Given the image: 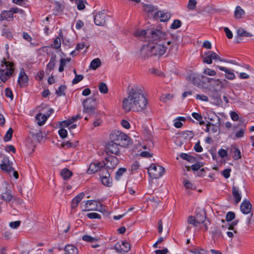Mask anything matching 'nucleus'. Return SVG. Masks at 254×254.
I'll return each mask as SVG.
<instances>
[{
    "instance_id": "6e6d98bb",
    "label": "nucleus",
    "mask_w": 254,
    "mask_h": 254,
    "mask_svg": "<svg viewBox=\"0 0 254 254\" xmlns=\"http://www.w3.org/2000/svg\"><path fill=\"white\" fill-rule=\"evenodd\" d=\"M87 216L90 219H101V216L95 212H91L87 214Z\"/></svg>"
},
{
    "instance_id": "412c9836",
    "label": "nucleus",
    "mask_w": 254,
    "mask_h": 254,
    "mask_svg": "<svg viewBox=\"0 0 254 254\" xmlns=\"http://www.w3.org/2000/svg\"><path fill=\"white\" fill-rule=\"evenodd\" d=\"M252 206L250 202L248 200H244L241 203L240 209L242 212L245 214H248L250 213Z\"/></svg>"
},
{
    "instance_id": "4be33fe9",
    "label": "nucleus",
    "mask_w": 254,
    "mask_h": 254,
    "mask_svg": "<svg viewBox=\"0 0 254 254\" xmlns=\"http://www.w3.org/2000/svg\"><path fill=\"white\" fill-rule=\"evenodd\" d=\"M28 80V77L25 72L23 71H21L19 73L18 83L20 87L26 86Z\"/></svg>"
},
{
    "instance_id": "20e7f679",
    "label": "nucleus",
    "mask_w": 254,
    "mask_h": 254,
    "mask_svg": "<svg viewBox=\"0 0 254 254\" xmlns=\"http://www.w3.org/2000/svg\"><path fill=\"white\" fill-rule=\"evenodd\" d=\"M110 139L119 146L123 147H127L131 143L129 136L120 131L112 132L110 135Z\"/></svg>"
},
{
    "instance_id": "1a4fd4ad",
    "label": "nucleus",
    "mask_w": 254,
    "mask_h": 254,
    "mask_svg": "<svg viewBox=\"0 0 254 254\" xmlns=\"http://www.w3.org/2000/svg\"><path fill=\"white\" fill-rule=\"evenodd\" d=\"M0 168L4 173L10 174L14 171L12 162L10 161L7 157H4L0 163Z\"/></svg>"
},
{
    "instance_id": "bf43d9fd",
    "label": "nucleus",
    "mask_w": 254,
    "mask_h": 254,
    "mask_svg": "<svg viewBox=\"0 0 254 254\" xmlns=\"http://www.w3.org/2000/svg\"><path fill=\"white\" fill-rule=\"evenodd\" d=\"M184 185L186 187V189H193V185L188 180L185 179L184 180Z\"/></svg>"
},
{
    "instance_id": "72a5a7b5",
    "label": "nucleus",
    "mask_w": 254,
    "mask_h": 254,
    "mask_svg": "<svg viewBox=\"0 0 254 254\" xmlns=\"http://www.w3.org/2000/svg\"><path fill=\"white\" fill-rule=\"evenodd\" d=\"M101 64V61L99 59L96 58L92 61L90 64V68L96 69Z\"/></svg>"
},
{
    "instance_id": "4468645a",
    "label": "nucleus",
    "mask_w": 254,
    "mask_h": 254,
    "mask_svg": "<svg viewBox=\"0 0 254 254\" xmlns=\"http://www.w3.org/2000/svg\"><path fill=\"white\" fill-rule=\"evenodd\" d=\"M152 49L150 42L146 45H143L139 52L140 57L141 59H145L153 56Z\"/></svg>"
},
{
    "instance_id": "c85d7f7f",
    "label": "nucleus",
    "mask_w": 254,
    "mask_h": 254,
    "mask_svg": "<svg viewBox=\"0 0 254 254\" xmlns=\"http://www.w3.org/2000/svg\"><path fill=\"white\" fill-rule=\"evenodd\" d=\"M144 10L148 13H151L155 10H157L158 8L152 4H144L143 5Z\"/></svg>"
},
{
    "instance_id": "6e6552de",
    "label": "nucleus",
    "mask_w": 254,
    "mask_h": 254,
    "mask_svg": "<svg viewBox=\"0 0 254 254\" xmlns=\"http://www.w3.org/2000/svg\"><path fill=\"white\" fill-rule=\"evenodd\" d=\"M95 99L87 98L83 102V112L88 114H92L95 110Z\"/></svg>"
},
{
    "instance_id": "338daca9",
    "label": "nucleus",
    "mask_w": 254,
    "mask_h": 254,
    "mask_svg": "<svg viewBox=\"0 0 254 254\" xmlns=\"http://www.w3.org/2000/svg\"><path fill=\"white\" fill-rule=\"evenodd\" d=\"M202 166V164L200 162H198L196 164L192 165L191 167L192 170L193 171H197Z\"/></svg>"
},
{
    "instance_id": "ddd939ff",
    "label": "nucleus",
    "mask_w": 254,
    "mask_h": 254,
    "mask_svg": "<svg viewBox=\"0 0 254 254\" xmlns=\"http://www.w3.org/2000/svg\"><path fill=\"white\" fill-rule=\"evenodd\" d=\"M119 145L113 140H111L106 145V149L107 153L118 155L120 153Z\"/></svg>"
},
{
    "instance_id": "09e8293b",
    "label": "nucleus",
    "mask_w": 254,
    "mask_h": 254,
    "mask_svg": "<svg viewBox=\"0 0 254 254\" xmlns=\"http://www.w3.org/2000/svg\"><path fill=\"white\" fill-rule=\"evenodd\" d=\"M181 21L180 20H175L171 26L172 29H176L181 26Z\"/></svg>"
},
{
    "instance_id": "c756f323",
    "label": "nucleus",
    "mask_w": 254,
    "mask_h": 254,
    "mask_svg": "<svg viewBox=\"0 0 254 254\" xmlns=\"http://www.w3.org/2000/svg\"><path fill=\"white\" fill-rule=\"evenodd\" d=\"M245 14L244 10L239 6H237L235 11V17L237 19L241 18Z\"/></svg>"
},
{
    "instance_id": "a878e982",
    "label": "nucleus",
    "mask_w": 254,
    "mask_h": 254,
    "mask_svg": "<svg viewBox=\"0 0 254 254\" xmlns=\"http://www.w3.org/2000/svg\"><path fill=\"white\" fill-rule=\"evenodd\" d=\"M212 235L213 239L215 242L219 241L223 238L221 231L217 228H215L212 231Z\"/></svg>"
},
{
    "instance_id": "0e129e2a",
    "label": "nucleus",
    "mask_w": 254,
    "mask_h": 254,
    "mask_svg": "<svg viewBox=\"0 0 254 254\" xmlns=\"http://www.w3.org/2000/svg\"><path fill=\"white\" fill-rule=\"evenodd\" d=\"M1 62L5 64V68H12L13 65V64L11 62L6 61L4 58Z\"/></svg>"
},
{
    "instance_id": "864d4df0",
    "label": "nucleus",
    "mask_w": 254,
    "mask_h": 254,
    "mask_svg": "<svg viewBox=\"0 0 254 254\" xmlns=\"http://www.w3.org/2000/svg\"><path fill=\"white\" fill-rule=\"evenodd\" d=\"M188 223L193 225L194 226H197L198 224L196 222V220L195 217L190 216L188 219Z\"/></svg>"
},
{
    "instance_id": "5fc2aeb1",
    "label": "nucleus",
    "mask_w": 254,
    "mask_h": 254,
    "mask_svg": "<svg viewBox=\"0 0 254 254\" xmlns=\"http://www.w3.org/2000/svg\"><path fill=\"white\" fill-rule=\"evenodd\" d=\"M245 130L244 129H240L238 131H237L235 135V137H234V139H236L238 138H241L244 136V133H245Z\"/></svg>"
},
{
    "instance_id": "79ce46f5",
    "label": "nucleus",
    "mask_w": 254,
    "mask_h": 254,
    "mask_svg": "<svg viewBox=\"0 0 254 254\" xmlns=\"http://www.w3.org/2000/svg\"><path fill=\"white\" fill-rule=\"evenodd\" d=\"M127 171V169L125 168H120L116 174V179L119 180L121 176Z\"/></svg>"
},
{
    "instance_id": "774afa93",
    "label": "nucleus",
    "mask_w": 254,
    "mask_h": 254,
    "mask_svg": "<svg viewBox=\"0 0 254 254\" xmlns=\"http://www.w3.org/2000/svg\"><path fill=\"white\" fill-rule=\"evenodd\" d=\"M168 252L167 248H164L162 250H158L155 251L156 254H166Z\"/></svg>"
},
{
    "instance_id": "473e14b6",
    "label": "nucleus",
    "mask_w": 254,
    "mask_h": 254,
    "mask_svg": "<svg viewBox=\"0 0 254 254\" xmlns=\"http://www.w3.org/2000/svg\"><path fill=\"white\" fill-rule=\"evenodd\" d=\"M61 175L65 180H68L72 175V173L69 170L64 168L61 171Z\"/></svg>"
},
{
    "instance_id": "58836bf2",
    "label": "nucleus",
    "mask_w": 254,
    "mask_h": 254,
    "mask_svg": "<svg viewBox=\"0 0 254 254\" xmlns=\"http://www.w3.org/2000/svg\"><path fill=\"white\" fill-rule=\"evenodd\" d=\"M73 1L75 2L77 4L78 9L83 10L85 8L84 3L86 2V0H75Z\"/></svg>"
},
{
    "instance_id": "5701e85b",
    "label": "nucleus",
    "mask_w": 254,
    "mask_h": 254,
    "mask_svg": "<svg viewBox=\"0 0 254 254\" xmlns=\"http://www.w3.org/2000/svg\"><path fill=\"white\" fill-rule=\"evenodd\" d=\"M84 196V193H80L77 195L72 200L71 203V208H75L78 205L79 203L82 200Z\"/></svg>"
},
{
    "instance_id": "dca6fc26",
    "label": "nucleus",
    "mask_w": 254,
    "mask_h": 254,
    "mask_svg": "<svg viewBox=\"0 0 254 254\" xmlns=\"http://www.w3.org/2000/svg\"><path fill=\"white\" fill-rule=\"evenodd\" d=\"M119 159L115 156H109L106 159V162L103 164L109 169H114L118 164Z\"/></svg>"
},
{
    "instance_id": "c03bdc74",
    "label": "nucleus",
    "mask_w": 254,
    "mask_h": 254,
    "mask_svg": "<svg viewBox=\"0 0 254 254\" xmlns=\"http://www.w3.org/2000/svg\"><path fill=\"white\" fill-rule=\"evenodd\" d=\"M173 98V95L169 94L163 95L160 97V100L162 102L166 103L169 100H171Z\"/></svg>"
},
{
    "instance_id": "8fccbe9b",
    "label": "nucleus",
    "mask_w": 254,
    "mask_h": 254,
    "mask_svg": "<svg viewBox=\"0 0 254 254\" xmlns=\"http://www.w3.org/2000/svg\"><path fill=\"white\" fill-rule=\"evenodd\" d=\"M83 78L84 76L82 74H76L75 78L72 80V84H75L78 83L81 81Z\"/></svg>"
},
{
    "instance_id": "13d9d810",
    "label": "nucleus",
    "mask_w": 254,
    "mask_h": 254,
    "mask_svg": "<svg viewBox=\"0 0 254 254\" xmlns=\"http://www.w3.org/2000/svg\"><path fill=\"white\" fill-rule=\"evenodd\" d=\"M54 44L55 46V48L56 49H59L61 47V39L59 37H57L54 41Z\"/></svg>"
},
{
    "instance_id": "37998d69",
    "label": "nucleus",
    "mask_w": 254,
    "mask_h": 254,
    "mask_svg": "<svg viewBox=\"0 0 254 254\" xmlns=\"http://www.w3.org/2000/svg\"><path fill=\"white\" fill-rule=\"evenodd\" d=\"M99 89L100 91L103 94H106L108 92V89L107 85L103 82H101L99 86Z\"/></svg>"
},
{
    "instance_id": "f03ea898",
    "label": "nucleus",
    "mask_w": 254,
    "mask_h": 254,
    "mask_svg": "<svg viewBox=\"0 0 254 254\" xmlns=\"http://www.w3.org/2000/svg\"><path fill=\"white\" fill-rule=\"evenodd\" d=\"M134 36L142 41H151L159 38H163L165 33L159 30L147 29L146 30H137L134 33Z\"/></svg>"
},
{
    "instance_id": "f257e3e1",
    "label": "nucleus",
    "mask_w": 254,
    "mask_h": 254,
    "mask_svg": "<svg viewBox=\"0 0 254 254\" xmlns=\"http://www.w3.org/2000/svg\"><path fill=\"white\" fill-rule=\"evenodd\" d=\"M148 101L143 90L138 87H134L130 90L127 97L123 99L122 107L126 112L131 110L141 112L146 109Z\"/></svg>"
},
{
    "instance_id": "bb28decb",
    "label": "nucleus",
    "mask_w": 254,
    "mask_h": 254,
    "mask_svg": "<svg viewBox=\"0 0 254 254\" xmlns=\"http://www.w3.org/2000/svg\"><path fill=\"white\" fill-rule=\"evenodd\" d=\"M48 118L47 116L39 113L36 116V120L37 121L38 125L41 126L45 124Z\"/></svg>"
},
{
    "instance_id": "e433bc0d",
    "label": "nucleus",
    "mask_w": 254,
    "mask_h": 254,
    "mask_svg": "<svg viewBox=\"0 0 254 254\" xmlns=\"http://www.w3.org/2000/svg\"><path fill=\"white\" fill-rule=\"evenodd\" d=\"M77 143H78V141L71 142L69 141H67L63 142V143L62 144V145L63 146V147H65L66 148H69L70 147L74 148L76 146Z\"/></svg>"
},
{
    "instance_id": "a211bd4d",
    "label": "nucleus",
    "mask_w": 254,
    "mask_h": 254,
    "mask_svg": "<svg viewBox=\"0 0 254 254\" xmlns=\"http://www.w3.org/2000/svg\"><path fill=\"white\" fill-rule=\"evenodd\" d=\"M13 68L0 69V79L1 81L5 82L12 74Z\"/></svg>"
},
{
    "instance_id": "9d476101",
    "label": "nucleus",
    "mask_w": 254,
    "mask_h": 254,
    "mask_svg": "<svg viewBox=\"0 0 254 254\" xmlns=\"http://www.w3.org/2000/svg\"><path fill=\"white\" fill-rule=\"evenodd\" d=\"M206 82L209 84L210 88H212L215 91L221 89L224 87V83L222 80L214 79L207 77Z\"/></svg>"
},
{
    "instance_id": "ea45409f",
    "label": "nucleus",
    "mask_w": 254,
    "mask_h": 254,
    "mask_svg": "<svg viewBox=\"0 0 254 254\" xmlns=\"http://www.w3.org/2000/svg\"><path fill=\"white\" fill-rule=\"evenodd\" d=\"M100 178L108 177L110 175L107 169L103 166L100 170Z\"/></svg>"
},
{
    "instance_id": "f3484780",
    "label": "nucleus",
    "mask_w": 254,
    "mask_h": 254,
    "mask_svg": "<svg viewBox=\"0 0 254 254\" xmlns=\"http://www.w3.org/2000/svg\"><path fill=\"white\" fill-rule=\"evenodd\" d=\"M102 167H103V163L94 161L90 164L87 172L89 174H94L97 171H100Z\"/></svg>"
},
{
    "instance_id": "e2e57ef3",
    "label": "nucleus",
    "mask_w": 254,
    "mask_h": 254,
    "mask_svg": "<svg viewBox=\"0 0 254 254\" xmlns=\"http://www.w3.org/2000/svg\"><path fill=\"white\" fill-rule=\"evenodd\" d=\"M59 134L62 138H64L66 137L67 131L64 128H61L59 130Z\"/></svg>"
},
{
    "instance_id": "f8f14e48",
    "label": "nucleus",
    "mask_w": 254,
    "mask_h": 254,
    "mask_svg": "<svg viewBox=\"0 0 254 254\" xmlns=\"http://www.w3.org/2000/svg\"><path fill=\"white\" fill-rule=\"evenodd\" d=\"M107 14L105 10L98 12L94 16V22L98 26H104L106 24Z\"/></svg>"
},
{
    "instance_id": "393cba45",
    "label": "nucleus",
    "mask_w": 254,
    "mask_h": 254,
    "mask_svg": "<svg viewBox=\"0 0 254 254\" xmlns=\"http://www.w3.org/2000/svg\"><path fill=\"white\" fill-rule=\"evenodd\" d=\"M98 206V202L95 200H87L85 203V208L88 210L96 209Z\"/></svg>"
},
{
    "instance_id": "69168bd1",
    "label": "nucleus",
    "mask_w": 254,
    "mask_h": 254,
    "mask_svg": "<svg viewBox=\"0 0 254 254\" xmlns=\"http://www.w3.org/2000/svg\"><path fill=\"white\" fill-rule=\"evenodd\" d=\"M231 171V169H225L222 172V174L226 179H227V178H229L230 176Z\"/></svg>"
},
{
    "instance_id": "b1692460",
    "label": "nucleus",
    "mask_w": 254,
    "mask_h": 254,
    "mask_svg": "<svg viewBox=\"0 0 254 254\" xmlns=\"http://www.w3.org/2000/svg\"><path fill=\"white\" fill-rule=\"evenodd\" d=\"M232 192L236 204H238L241 199V194L239 190L236 187L233 186L232 189Z\"/></svg>"
},
{
    "instance_id": "39448f33",
    "label": "nucleus",
    "mask_w": 254,
    "mask_h": 254,
    "mask_svg": "<svg viewBox=\"0 0 254 254\" xmlns=\"http://www.w3.org/2000/svg\"><path fill=\"white\" fill-rule=\"evenodd\" d=\"M201 58L203 63L208 64L212 63L213 60L214 61H219L221 62H227L226 60L221 58L215 52L212 51L204 52V54L201 55Z\"/></svg>"
},
{
    "instance_id": "680f3d73",
    "label": "nucleus",
    "mask_w": 254,
    "mask_h": 254,
    "mask_svg": "<svg viewBox=\"0 0 254 254\" xmlns=\"http://www.w3.org/2000/svg\"><path fill=\"white\" fill-rule=\"evenodd\" d=\"M5 94L7 97L10 98L11 100H13V96L12 92L9 88H7L5 89Z\"/></svg>"
},
{
    "instance_id": "603ef678",
    "label": "nucleus",
    "mask_w": 254,
    "mask_h": 254,
    "mask_svg": "<svg viewBox=\"0 0 254 254\" xmlns=\"http://www.w3.org/2000/svg\"><path fill=\"white\" fill-rule=\"evenodd\" d=\"M196 1L195 0H189L188 7L189 9L193 10L195 8L196 4Z\"/></svg>"
},
{
    "instance_id": "2eb2a0df",
    "label": "nucleus",
    "mask_w": 254,
    "mask_h": 254,
    "mask_svg": "<svg viewBox=\"0 0 254 254\" xmlns=\"http://www.w3.org/2000/svg\"><path fill=\"white\" fill-rule=\"evenodd\" d=\"M122 247L119 243L116 244L114 246V249L117 252L121 254H124L127 253L130 250V245L126 241H123L122 243Z\"/></svg>"
},
{
    "instance_id": "a19ab883",
    "label": "nucleus",
    "mask_w": 254,
    "mask_h": 254,
    "mask_svg": "<svg viewBox=\"0 0 254 254\" xmlns=\"http://www.w3.org/2000/svg\"><path fill=\"white\" fill-rule=\"evenodd\" d=\"M66 89V86L65 85H61L58 90H56V94L59 96H62L65 95V90Z\"/></svg>"
},
{
    "instance_id": "2f4dec72",
    "label": "nucleus",
    "mask_w": 254,
    "mask_h": 254,
    "mask_svg": "<svg viewBox=\"0 0 254 254\" xmlns=\"http://www.w3.org/2000/svg\"><path fill=\"white\" fill-rule=\"evenodd\" d=\"M56 56L55 55L52 56L50 59V62L47 65V70L50 71L53 69L56 64Z\"/></svg>"
},
{
    "instance_id": "0eeeda50",
    "label": "nucleus",
    "mask_w": 254,
    "mask_h": 254,
    "mask_svg": "<svg viewBox=\"0 0 254 254\" xmlns=\"http://www.w3.org/2000/svg\"><path fill=\"white\" fill-rule=\"evenodd\" d=\"M148 172L151 178L157 179L162 176L165 172V169L162 166L152 164L148 169Z\"/></svg>"
},
{
    "instance_id": "cd10ccee",
    "label": "nucleus",
    "mask_w": 254,
    "mask_h": 254,
    "mask_svg": "<svg viewBox=\"0 0 254 254\" xmlns=\"http://www.w3.org/2000/svg\"><path fill=\"white\" fill-rule=\"evenodd\" d=\"M13 15L12 12L9 10H3L1 12L0 17V20L2 21L4 20H8L9 18H12Z\"/></svg>"
},
{
    "instance_id": "f704fd0d",
    "label": "nucleus",
    "mask_w": 254,
    "mask_h": 254,
    "mask_svg": "<svg viewBox=\"0 0 254 254\" xmlns=\"http://www.w3.org/2000/svg\"><path fill=\"white\" fill-rule=\"evenodd\" d=\"M195 217L196 220V222L198 224L204 222L206 218L205 213L204 212H202L200 214H197Z\"/></svg>"
},
{
    "instance_id": "4c0bfd02",
    "label": "nucleus",
    "mask_w": 254,
    "mask_h": 254,
    "mask_svg": "<svg viewBox=\"0 0 254 254\" xmlns=\"http://www.w3.org/2000/svg\"><path fill=\"white\" fill-rule=\"evenodd\" d=\"M203 73L205 75L210 76H214L216 75V72L214 70L211 69L208 67L204 68Z\"/></svg>"
},
{
    "instance_id": "aec40b11",
    "label": "nucleus",
    "mask_w": 254,
    "mask_h": 254,
    "mask_svg": "<svg viewBox=\"0 0 254 254\" xmlns=\"http://www.w3.org/2000/svg\"><path fill=\"white\" fill-rule=\"evenodd\" d=\"M216 67L221 71H224L225 73V76L228 79L233 80L235 78V74L232 70L220 65H216Z\"/></svg>"
},
{
    "instance_id": "c9c22d12",
    "label": "nucleus",
    "mask_w": 254,
    "mask_h": 254,
    "mask_svg": "<svg viewBox=\"0 0 254 254\" xmlns=\"http://www.w3.org/2000/svg\"><path fill=\"white\" fill-rule=\"evenodd\" d=\"M180 157L183 159L188 161L190 162L193 163L195 161V158L192 157L186 153H181Z\"/></svg>"
},
{
    "instance_id": "9b49d317",
    "label": "nucleus",
    "mask_w": 254,
    "mask_h": 254,
    "mask_svg": "<svg viewBox=\"0 0 254 254\" xmlns=\"http://www.w3.org/2000/svg\"><path fill=\"white\" fill-rule=\"evenodd\" d=\"M2 186L5 188L4 192H2L1 194L0 198L2 200L7 202H9L14 199V196L11 193V190L7 189L8 184L6 182H3L2 183Z\"/></svg>"
},
{
    "instance_id": "4d7b16f0",
    "label": "nucleus",
    "mask_w": 254,
    "mask_h": 254,
    "mask_svg": "<svg viewBox=\"0 0 254 254\" xmlns=\"http://www.w3.org/2000/svg\"><path fill=\"white\" fill-rule=\"evenodd\" d=\"M235 214L234 212L229 211L228 212L226 216V220L227 221H230L235 218Z\"/></svg>"
},
{
    "instance_id": "3c124183",
    "label": "nucleus",
    "mask_w": 254,
    "mask_h": 254,
    "mask_svg": "<svg viewBox=\"0 0 254 254\" xmlns=\"http://www.w3.org/2000/svg\"><path fill=\"white\" fill-rule=\"evenodd\" d=\"M2 36L5 38L10 39L12 38V33L8 29H3L2 31Z\"/></svg>"
},
{
    "instance_id": "7c9ffc66",
    "label": "nucleus",
    "mask_w": 254,
    "mask_h": 254,
    "mask_svg": "<svg viewBox=\"0 0 254 254\" xmlns=\"http://www.w3.org/2000/svg\"><path fill=\"white\" fill-rule=\"evenodd\" d=\"M237 33L239 36H244L249 37L253 36V35L251 33L247 31L242 28H238L237 30Z\"/></svg>"
},
{
    "instance_id": "423d86ee",
    "label": "nucleus",
    "mask_w": 254,
    "mask_h": 254,
    "mask_svg": "<svg viewBox=\"0 0 254 254\" xmlns=\"http://www.w3.org/2000/svg\"><path fill=\"white\" fill-rule=\"evenodd\" d=\"M206 76L204 75H200L198 74L192 73L187 76L188 81L192 83L194 85L197 86L199 88H204L205 83L206 82Z\"/></svg>"
},
{
    "instance_id": "a18cd8bd",
    "label": "nucleus",
    "mask_w": 254,
    "mask_h": 254,
    "mask_svg": "<svg viewBox=\"0 0 254 254\" xmlns=\"http://www.w3.org/2000/svg\"><path fill=\"white\" fill-rule=\"evenodd\" d=\"M13 133V130L12 128H9L6 133V134L4 136V140L5 141H8L10 140L12 137Z\"/></svg>"
},
{
    "instance_id": "7ed1b4c3",
    "label": "nucleus",
    "mask_w": 254,
    "mask_h": 254,
    "mask_svg": "<svg viewBox=\"0 0 254 254\" xmlns=\"http://www.w3.org/2000/svg\"><path fill=\"white\" fill-rule=\"evenodd\" d=\"M166 36V34H165L163 38H159L156 40L149 41L153 56H161L166 52V47L165 46Z\"/></svg>"
},
{
    "instance_id": "49530a36",
    "label": "nucleus",
    "mask_w": 254,
    "mask_h": 254,
    "mask_svg": "<svg viewBox=\"0 0 254 254\" xmlns=\"http://www.w3.org/2000/svg\"><path fill=\"white\" fill-rule=\"evenodd\" d=\"M82 240L86 242H91V243L96 242L98 240L97 239H96L95 238L92 237L91 236L87 235H84L82 237Z\"/></svg>"
},
{
    "instance_id": "de8ad7c7",
    "label": "nucleus",
    "mask_w": 254,
    "mask_h": 254,
    "mask_svg": "<svg viewBox=\"0 0 254 254\" xmlns=\"http://www.w3.org/2000/svg\"><path fill=\"white\" fill-rule=\"evenodd\" d=\"M101 180L102 184L106 186H110L112 183L110 177L101 178Z\"/></svg>"
},
{
    "instance_id": "052dcab7",
    "label": "nucleus",
    "mask_w": 254,
    "mask_h": 254,
    "mask_svg": "<svg viewBox=\"0 0 254 254\" xmlns=\"http://www.w3.org/2000/svg\"><path fill=\"white\" fill-rule=\"evenodd\" d=\"M20 223L21 222L20 221L11 222L9 223V225L11 228L16 229L19 226Z\"/></svg>"
},
{
    "instance_id": "6ab92c4d",
    "label": "nucleus",
    "mask_w": 254,
    "mask_h": 254,
    "mask_svg": "<svg viewBox=\"0 0 254 254\" xmlns=\"http://www.w3.org/2000/svg\"><path fill=\"white\" fill-rule=\"evenodd\" d=\"M171 17V15L168 12H165L164 11H158L156 12L153 18L154 19L159 18L161 22H166L168 21Z\"/></svg>"
}]
</instances>
